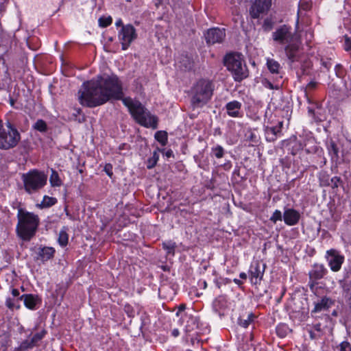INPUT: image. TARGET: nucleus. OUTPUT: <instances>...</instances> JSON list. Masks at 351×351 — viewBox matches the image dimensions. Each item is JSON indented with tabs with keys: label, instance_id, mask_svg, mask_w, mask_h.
Returning a JSON list of instances; mask_svg holds the SVG:
<instances>
[{
	"label": "nucleus",
	"instance_id": "nucleus-1",
	"mask_svg": "<svg viewBox=\"0 0 351 351\" xmlns=\"http://www.w3.org/2000/svg\"><path fill=\"white\" fill-rule=\"evenodd\" d=\"M78 99L84 106L94 108L104 104L111 99H121L122 85L116 75L97 76L83 83L78 91Z\"/></svg>",
	"mask_w": 351,
	"mask_h": 351
},
{
	"label": "nucleus",
	"instance_id": "nucleus-2",
	"mask_svg": "<svg viewBox=\"0 0 351 351\" xmlns=\"http://www.w3.org/2000/svg\"><path fill=\"white\" fill-rule=\"evenodd\" d=\"M18 222L16 233L24 241H29L36 233L40 219L37 215L19 208L17 213Z\"/></svg>",
	"mask_w": 351,
	"mask_h": 351
},
{
	"label": "nucleus",
	"instance_id": "nucleus-3",
	"mask_svg": "<svg viewBox=\"0 0 351 351\" xmlns=\"http://www.w3.org/2000/svg\"><path fill=\"white\" fill-rule=\"evenodd\" d=\"M123 104L128 107L134 119L142 126L156 129L158 126V118L152 115L149 110L138 101L131 98L122 99Z\"/></svg>",
	"mask_w": 351,
	"mask_h": 351
},
{
	"label": "nucleus",
	"instance_id": "nucleus-4",
	"mask_svg": "<svg viewBox=\"0 0 351 351\" xmlns=\"http://www.w3.org/2000/svg\"><path fill=\"white\" fill-rule=\"evenodd\" d=\"M215 84L212 80L200 79L191 88V104L193 108H202L212 98Z\"/></svg>",
	"mask_w": 351,
	"mask_h": 351
},
{
	"label": "nucleus",
	"instance_id": "nucleus-5",
	"mask_svg": "<svg viewBox=\"0 0 351 351\" xmlns=\"http://www.w3.org/2000/svg\"><path fill=\"white\" fill-rule=\"evenodd\" d=\"M223 62L236 82H241L249 76L248 69L241 53H228L224 57Z\"/></svg>",
	"mask_w": 351,
	"mask_h": 351
},
{
	"label": "nucleus",
	"instance_id": "nucleus-6",
	"mask_svg": "<svg viewBox=\"0 0 351 351\" xmlns=\"http://www.w3.org/2000/svg\"><path fill=\"white\" fill-rule=\"evenodd\" d=\"M20 140V133L12 123L7 121L3 125L0 121V149H12L17 145Z\"/></svg>",
	"mask_w": 351,
	"mask_h": 351
},
{
	"label": "nucleus",
	"instance_id": "nucleus-7",
	"mask_svg": "<svg viewBox=\"0 0 351 351\" xmlns=\"http://www.w3.org/2000/svg\"><path fill=\"white\" fill-rule=\"evenodd\" d=\"M47 176L36 169L31 170L22 176L25 191L32 194L38 191L47 184Z\"/></svg>",
	"mask_w": 351,
	"mask_h": 351
},
{
	"label": "nucleus",
	"instance_id": "nucleus-8",
	"mask_svg": "<svg viewBox=\"0 0 351 351\" xmlns=\"http://www.w3.org/2000/svg\"><path fill=\"white\" fill-rule=\"evenodd\" d=\"M272 38L278 45L285 46L296 39L291 32V27L287 25H280L272 33Z\"/></svg>",
	"mask_w": 351,
	"mask_h": 351
},
{
	"label": "nucleus",
	"instance_id": "nucleus-9",
	"mask_svg": "<svg viewBox=\"0 0 351 351\" xmlns=\"http://www.w3.org/2000/svg\"><path fill=\"white\" fill-rule=\"evenodd\" d=\"M118 38L121 41L122 49L126 50L129 48L131 43L137 38L136 29L132 25L127 24L123 26L119 30Z\"/></svg>",
	"mask_w": 351,
	"mask_h": 351
},
{
	"label": "nucleus",
	"instance_id": "nucleus-10",
	"mask_svg": "<svg viewBox=\"0 0 351 351\" xmlns=\"http://www.w3.org/2000/svg\"><path fill=\"white\" fill-rule=\"evenodd\" d=\"M271 5V0H254L249 13L252 19H259L267 14Z\"/></svg>",
	"mask_w": 351,
	"mask_h": 351
},
{
	"label": "nucleus",
	"instance_id": "nucleus-11",
	"mask_svg": "<svg viewBox=\"0 0 351 351\" xmlns=\"http://www.w3.org/2000/svg\"><path fill=\"white\" fill-rule=\"evenodd\" d=\"M325 258L328 265L332 271H339L344 261V256L339 251L335 249H330L326 251Z\"/></svg>",
	"mask_w": 351,
	"mask_h": 351
},
{
	"label": "nucleus",
	"instance_id": "nucleus-12",
	"mask_svg": "<svg viewBox=\"0 0 351 351\" xmlns=\"http://www.w3.org/2000/svg\"><path fill=\"white\" fill-rule=\"evenodd\" d=\"M286 57L290 63L298 62L300 59L302 48L300 42L296 38L283 47Z\"/></svg>",
	"mask_w": 351,
	"mask_h": 351
},
{
	"label": "nucleus",
	"instance_id": "nucleus-13",
	"mask_svg": "<svg viewBox=\"0 0 351 351\" xmlns=\"http://www.w3.org/2000/svg\"><path fill=\"white\" fill-rule=\"evenodd\" d=\"M204 36L208 45L221 43L226 36L225 29L219 27L211 28L206 32Z\"/></svg>",
	"mask_w": 351,
	"mask_h": 351
},
{
	"label": "nucleus",
	"instance_id": "nucleus-14",
	"mask_svg": "<svg viewBox=\"0 0 351 351\" xmlns=\"http://www.w3.org/2000/svg\"><path fill=\"white\" fill-rule=\"evenodd\" d=\"M18 300H23L24 306L31 311L37 310L42 303V299L38 295L32 293L23 294Z\"/></svg>",
	"mask_w": 351,
	"mask_h": 351
},
{
	"label": "nucleus",
	"instance_id": "nucleus-15",
	"mask_svg": "<svg viewBox=\"0 0 351 351\" xmlns=\"http://www.w3.org/2000/svg\"><path fill=\"white\" fill-rule=\"evenodd\" d=\"M265 269V264L261 261H256L251 264L250 273L251 281L254 284L259 282L263 276Z\"/></svg>",
	"mask_w": 351,
	"mask_h": 351
},
{
	"label": "nucleus",
	"instance_id": "nucleus-16",
	"mask_svg": "<svg viewBox=\"0 0 351 351\" xmlns=\"http://www.w3.org/2000/svg\"><path fill=\"white\" fill-rule=\"evenodd\" d=\"M283 121H278L276 125L269 126L265 125L264 132L266 141L268 142L275 141L282 134Z\"/></svg>",
	"mask_w": 351,
	"mask_h": 351
},
{
	"label": "nucleus",
	"instance_id": "nucleus-17",
	"mask_svg": "<svg viewBox=\"0 0 351 351\" xmlns=\"http://www.w3.org/2000/svg\"><path fill=\"white\" fill-rule=\"evenodd\" d=\"M56 250L52 247L40 246L35 250V260L45 263L53 258Z\"/></svg>",
	"mask_w": 351,
	"mask_h": 351
},
{
	"label": "nucleus",
	"instance_id": "nucleus-18",
	"mask_svg": "<svg viewBox=\"0 0 351 351\" xmlns=\"http://www.w3.org/2000/svg\"><path fill=\"white\" fill-rule=\"evenodd\" d=\"M327 273L328 270L323 264L315 263L308 273L310 282L316 283L318 280L323 278Z\"/></svg>",
	"mask_w": 351,
	"mask_h": 351
},
{
	"label": "nucleus",
	"instance_id": "nucleus-19",
	"mask_svg": "<svg viewBox=\"0 0 351 351\" xmlns=\"http://www.w3.org/2000/svg\"><path fill=\"white\" fill-rule=\"evenodd\" d=\"M301 215L293 208H285L283 213V220L287 226H293L298 223Z\"/></svg>",
	"mask_w": 351,
	"mask_h": 351
},
{
	"label": "nucleus",
	"instance_id": "nucleus-20",
	"mask_svg": "<svg viewBox=\"0 0 351 351\" xmlns=\"http://www.w3.org/2000/svg\"><path fill=\"white\" fill-rule=\"evenodd\" d=\"M241 107V103L236 100L230 101L225 106L228 115L231 117H242Z\"/></svg>",
	"mask_w": 351,
	"mask_h": 351
},
{
	"label": "nucleus",
	"instance_id": "nucleus-21",
	"mask_svg": "<svg viewBox=\"0 0 351 351\" xmlns=\"http://www.w3.org/2000/svg\"><path fill=\"white\" fill-rule=\"evenodd\" d=\"M266 65L271 74L279 75L280 78L282 77L281 75L282 66L277 60L268 58H267Z\"/></svg>",
	"mask_w": 351,
	"mask_h": 351
},
{
	"label": "nucleus",
	"instance_id": "nucleus-22",
	"mask_svg": "<svg viewBox=\"0 0 351 351\" xmlns=\"http://www.w3.org/2000/svg\"><path fill=\"white\" fill-rule=\"evenodd\" d=\"M333 302L330 298L327 297H324L321 300H318L317 302L315 303V308L312 311V313H317L322 311L327 310L331 306Z\"/></svg>",
	"mask_w": 351,
	"mask_h": 351
},
{
	"label": "nucleus",
	"instance_id": "nucleus-23",
	"mask_svg": "<svg viewBox=\"0 0 351 351\" xmlns=\"http://www.w3.org/2000/svg\"><path fill=\"white\" fill-rule=\"evenodd\" d=\"M226 307V302L223 297H218L213 302V308L219 316L224 315L223 310Z\"/></svg>",
	"mask_w": 351,
	"mask_h": 351
},
{
	"label": "nucleus",
	"instance_id": "nucleus-24",
	"mask_svg": "<svg viewBox=\"0 0 351 351\" xmlns=\"http://www.w3.org/2000/svg\"><path fill=\"white\" fill-rule=\"evenodd\" d=\"M179 63L180 69L184 71H191L194 65L193 59L186 54L180 56Z\"/></svg>",
	"mask_w": 351,
	"mask_h": 351
},
{
	"label": "nucleus",
	"instance_id": "nucleus-25",
	"mask_svg": "<svg viewBox=\"0 0 351 351\" xmlns=\"http://www.w3.org/2000/svg\"><path fill=\"white\" fill-rule=\"evenodd\" d=\"M327 149L332 160L337 159L339 158V149L333 141H330L328 143Z\"/></svg>",
	"mask_w": 351,
	"mask_h": 351
},
{
	"label": "nucleus",
	"instance_id": "nucleus-26",
	"mask_svg": "<svg viewBox=\"0 0 351 351\" xmlns=\"http://www.w3.org/2000/svg\"><path fill=\"white\" fill-rule=\"evenodd\" d=\"M276 331L279 337L284 338L291 330L286 324H280L276 326Z\"/></svg>",
	"mask_w": 351,
	"mask_h": 351
},
{
	"label": "nucleus",
	"instance_id": "nucleus-27",
	"mask_svg": "<svg viewBox=\"0 0 351 351\" xmlns=\"http://www.w3.org/2000/svg\"><path fill=\"white\" fill-rule=\"evenodd\" d=\"M32 128L41 133H45L48 130L47 124L43 119H38L32 125Z\"/></svg>",
	"mask_w": 351,
	"mask_h": 351
},
{
	"label": "nucleus",
	"instance_id": "nucleus-28",
	"mask_svg": "<svg viewBox=\"0 0 351 351\" xmlns=\"http://www.w3.org/2000/svg\"><path fill=\"white\" fill-rule=\"evenodd\" d=\"M49 182L52 186H60L62 185V182L60 178L58 173L53 169H51V173L49 178Z\"/></svg>",
	"mask_w": 351,
	"mask_h": 351
},
{
	"label": "nucleus",
	"instance_id": "nucleus-29",
	"mask_svg": "<svg viewBox=\"0 0 351 351\" xmlns=\"http://www.w3.org/2000/svg\"><path fill=\"white\" fill-rule=\"evenodd\" d=\"M57 203V199L55 197H49L47 195H45L43 197V201L40 204V207L43 208H49Z\"/></svg>",
	"mask_w": 351,
	"mask_h": 351
},
{
	"label": "nucleus",
	"instance_id": "nucleus-30",
	"mask_svg": "<svg viewBox=\"0 0 351 351\" xmlns=\"http://www.w3.org/2000/svg\"><path fill=\"white\" fill-rule=\"evenodd\" d=\"M35 346L32 343L30 339H25L21 342L18 348H16L14 351H25L32 350Z\"/></svg>",
	"mask_w": 351,
	"mask_h": 351
},
{
	"label": "nucleus",
	"instance_id": "nucleus-31",
	"mask_svg": "<svg viewBox=\"0 0 351 351\" xmlns=\"http://www.w3.org/2000/svg\"><path fill=\"white\" fill-rule=\"evenodd\" d=\"M199 318L197 317H190L187 321V325L186 326V331H191L195 328H197L199 326Z\"/></svg>",
	"mask_w": 351,
	"mask_h": 351
},
{
	"label": "nucleus",
	"instance_id": "nucleus-32",
	"mask_svg": "<svg viewBox=\"0 0 351 351\" xmlns=\"http://www.w3.org/2000/svg\"><path fill=\"white\" fill-rule=\"evenodd\" d=\"M162 248L165 250L169 254L174 255L176 243L172 241L163 242Z\"/></svg>",
	"mask_w": 351,
	"mask_h": 351
},
{
	"label": "nucleus",
	"instance_id": "nucleus-33",
	"mask_svg": "<svg viewBox=\"0 0 351 351\" xmlns=\"http://www.w3.org/2000/svg\"><path fill=\"white\" fill-rule=\"evenodd\" d=\"M154 137L162 146H165L167 143V133L165 131L156 132Z\"/></svg>",
	"mask_w": 351,
	"mask_h": 351
},
{
	"label": "nucleus",
	"instance_id": "nucleus-34",
	"mask_svg": "<svg viewBox=\"0 0 351 351\" xmlns=\"http://www.w3.org/2000/svg\"><path fill=\"white\" fill-rule=\"evenodd\" d=\"M159 159V154L157 151L153 152L152 156L149 158L147 161V168L151 169L154 168Z\"/></svg>",
	"mask_w": 351,
	"mask_h": 351
},
{
	"label": "nucleus",
	"instance_id": "nucleus-35",
	"mask_svg": "<svg viewBox=\"0 0 351 351\" xmlns=\"http://www.w3.org/2000/svg\"><path fill=\"white\" fill-rule=\"evenodd\" d=\"M19 301H17V298L12 299L10 298H8L5 300V306L10 309L13 310L14 308L20 309L21 305L19 304Z\"/></svg>",
	"mask_w": 351,
	"mask_h": 351
},
{
	"label": "nucleus",
	"instance_id": "nucleus-36",
	"mask_svg": "<svg viewBox=\"0 0 351 351\" xmlns=\"http://www.w3.org/2000/svg\"><path fill=\"white\" fill-rule=\"evenodd\" d=\"M211 153L217 158H221L225 154V150L222 146L217 145L211 148Z\"/></svg>",
	"mask_w": 351,
	"mask_h": 351
},
{
	"label": "nucleus",
	"instance_id": "nucleus-37",
	"mask_svg": "<svg viewBox=\"0 0 351 351\" xmlns=\"http://www.w3.org/2000/svg\"><path fill=\"white\" fill-rule=\"evenodd\" d=\"M69 236L66 232L64 230H62L60 231L58 236V243L62 247H64L68 243Z\"/></svg>",
	"mask_w": 351,
	"mask_h": 351
},
{
	"label": "nucleus",
	"instance_id": "nucleus-38",
	"mask_svg": "<svg viewBox=\"0 0 351 351\" xmlns=\"http://www.w3.org/2000/svg\"><path fill=\"white\" fill-rule=\"evenodd\" d=\"M46 333H47V332L45 330H43L40 332L36 333L30 339L32 343H33V344L35 346H38V342L44 338Z\"/></svg>",
	"mask_w": 351,
	"mask_h": 351
},
{
	"label": "nucleus",
	"instance_id": "nucleus-39",
	"mask_svg": "<svg viewBox=\"0 0 351 351\" xmlns=\"http://www.w3.org/2000/svg\"><path fill=\"white\" fill-rule=\"evenodd\" d=\"M99 25L101 27H106L112 23L111 16H101L98 20Z\"/></svg>",
	"mask_w": 351,
	"mask_h": 351
},
{
	"label": "nucleus",
	"instance_id": "nucleus-40",
	"mask_svg": "<svg viewBox=\"0 0 351 351\" xmlns=\"http://www.w3.org/2000/svg\"><path fill=\"white\" fill-rule=\"evenodd\" d=\"M237 324L240 326L245 328H247L249 326V325L250 324V319H249V318H247L245 317V315H241L239 317L238 320H237Z\"/></svg>",
	"mask_w": 351,
	"mask_h": 351
},
{
	"label": "nucleus",
	"instance_id": "nucleus-41",
	"mask_svg": "<svg viewBox=\"0 0 351 351\" xmlns=\"http://www.w3.org/2000/svg\"><path fill=\"white\" fill-rule=\"evenodd\" d=\"M282 217L283 215H282L281 211L279 210H276L273 215L271 216L269 220L274 223H276L278 221H282Z\"/></svg>",
	"mask_w": 351,
	"mask_h": 351
},
{
	"label": "nucleus",
	"instance_id": "nucleus-42",
	"mask_svg": "<svg viewBox=\"0 0 351 351\" xmlns=\"http://www.w3.org/2000/svg\"><path fill=\"white\" fill-rule=\"evenodd\" d=\"M339 351H351V343L347 341H342L338 346Z\"/></svg>",
	"mask_w": 351,
	"mask_h": 351
},
{
	"label": "nucleus",
	"instance_id": "nucleus-43",
	"mask_svg": "<svg viewBox=\"0 0 351 351\" xmlns=\"http://www.w3.org/2000/svg\"><path fill=\"white\" fill-rule=\"evenodd\" d=\"M344 38V45L343 48L346 51H349L351 50V40L350 36L346 34L343 36Z\"/></svg>",
	"mask_w": 351,
	"mask_h": 351
},
{
	"label": "nucleus",
	"instance_id": "nucleus-44",
	"mask_svg": "<svg viewBox=\"0 0 351 351\" xmlns=\"http://www.w3.org/2000/svg\"><path fill=\"white\" fill-rule=\"evenodd\" d=\"M341 181V180L339 177L335 176L330 179V182L328 183V185H330L333 189L337 188Z\"/></svg>",
	"mask_w": 351,
	"mask_h": 351
},
{
	"label": "nucleus",
	"instance_id": "nucleus-45",
	"mask_svg": "<svg viewBox=\"0 0 351 351\" xmlns=\"http://www.w3.org/2000/svg\"><path fill=\"white\" fill-rule=\"evenodd\" d=\"M8 347V340L5 337H0V351H6Z\"/></svg>",
	"mask_w": 351,
	"mask_h": 351
},
{
	"label": "nucleus",
	"instance_id": "nucleus-46",
	"mask_svg": "<svg viewBox=\"0 0 351 351\" xmlns=\"http://www.w3.org/2000/svg\"><path fill=\"white\" fill-rule=\"evenodd\" d=\"M273 23L269 19H266L264 20L263 24V28L265 31H270L272 29Z\"/></svg>",
	"mask_w": 351,
	"mask_h": 351
},
{
	"label": "nucleus",
	"instance_id": "nucleus-47",
	"mask_svg": "<svg viewBox=\"0 0 351 351\" xmlns=\"http://www.w3.org/2000/svg\"><path fill=\"white\" fill-rule=\"evenodd\" d=\"M247 140H249L252 143H257L258 142V136L252 132H249V135L247 136Z\"/></svg>",
	"mask_w": 351,
	"mask_h": 351
},
{
	"label": "nucleus",
	"instance_id": "nucleus-48",
	"mask_svg": "<svg viewBox=\"0 0 351 351\" xmlns=\"http://www.w3.org/2000/svg\"><path fill=\"white\" fill-rule=\"evenodd\" d=\"M104 170L109 177L111 178L112 176V175H113L112 166L111 164H110V163L106 164L104 167Z\"/></svg>",
	"mask_w": 351,
	"mask_h": 351
},
{
	"label": "nucleus",
	"instance_id": "nucleus-49",
	"mask_svg": "<svg viewBox=\"0 0 351 351\" xmlns=\"http://www.w3.org/2000/svg\"><path fill=\"white\" fill-rule=\"evenodd\" d=\"M335 72L338 77H342L344 75L343 66L341 64L335 66Z\"/></svg>",
	"mask_w": 351,
	"mask_h": 351
},
{
	"label": "nucleus",
	"instance_id": "nucleus-50",
	"mask_svg": "<svg viewBox=\"0 0 351 351\" xmlns=\"http://www.w3.org/2000/svg\"><path fill=\"white\" fill-rule=\"evenodd\" d=\"M265 87L268 88H269L271 90H278V89H279V85L278 84L274 85V84H272L269 81H267V82L265 84Z\"/></svg>",
	"mask_w": 351,
	"mask_h": 351
},
{
	"label": "nucleus",
	"instance_id": "nucleus-51",
	"mask_svg": "<svg viewBox=\"0 0 351 351\" xmlns=\"http://www.w3.org/2000/svg\"><path fill=\"white\" fill-rule=\"evenodd\" d=\"M308 333H309V335H310V338L311 339H318L319 337H321L320 334H318L317 332H316L315 331H313L312 330H308Z\"/></svg>",
	"mask_w": 351,
	"mask_h": 351
},
{
	"label": "nucleus",
	"instance_id": "nucleus-52",
	"mask_svg": "<svg viewBox=\"0 0 351 351\" xmlns=\"http://www.w3.org/2000/svg\"><path fill=\"white\" fill-rule=\"evenodd\" d=\"M11 293L14 298H16L17 299L19 298V297L21 296L19 290L17 289H12Z\"/></svg>",
	"mask_w": 351,
	"mask_h": 351
},
{
	"label": "nucleus",
	"instance_id": "nucleus-53",
	"mask_svg": "<svg viewBox=\"0 0 351 351\" xmlns=\"http://www.w3.org/2000/svg\"><path fill=\"white\" fill-rule=\"evenodd\" d=\"M125 311L129 317H134L133 310L132 309V308L130 306H125Z\"/></svg>",
	"mask_w": 351,
	"mask_h": 351
},
{
	"label": "nucleus",
	"instance_id": "nucleus-54",
	"mask_svg": "<svg viewBox=\"0 0 351 351\" xmlns=\"http://www.w3.org/2000/svg\"><path fill=\"white\" fill-rule=\"evenodd\" d=\"M313 327L314 331H315L318 334H320V335L322 334V328H321L320 324H316L313 325Z\"/></svg>",
	"mask_w": 351,
	"mask_h": 351
},
{
	"label": "nucleus",
	"instance_id": "nucleus-55",
	"mask_svg": "<svg viewBox=\"0 0 351 351\" xmlns=\"http://www.w3.org/2000/svg\"><path fill=\"white\" fill-rule=\"evenodd\" d=\"M129 145L127 143H122L119 146V151L121 153V152L123 149H129Z\"/></svg>",
	"mask_w": 351,
	"mask_h": 351
},
{
	"label": "nucleus",
	"instance_id": "nucleus-56",
	"mask_svg": "<svg viewBox=\"0 0 351 351\" xmlns=\"http://www.w3.org/2000/svg\"><path fill=\"white\" fill-rule=\"evenodd\" d=\"M245 317L247 318H249L250 323H252L254 321V318H255L254 314L253 313H252V312L247 313V315H245Z\"/></svg>",
	"mask_w": 351,
	"mask_h": 351
},
{
	"label": "nucleus",
	"instance_id": "nucleus-57",
	"mask_svg": "<svg viewBox=\"0 0 351 351\" xmlns=\"http://www.w3.org/2000/svg\"><path fill=\"white\" fill-rule=\"evenodd\" d=\"M316 86H317V82H315L314 81H311L307 84L306 88H309V89H314V88H315Z\"/></svg>",
	"mask_w": 351,
	"mask_h": 351
},
{
	"label": "nucleus",
	"instance_id": "nucleus-58",
	"mask_svg": "<svg viewBox=\"0 0 351 351\" xmlns=\"http://www.w3.org/2000/svg\"><path fill=\"white\" fill-rule=\"evenodd\" d=\"M115 25L117 27H121L122 28V27L125 26V25H123V21L121 19H119L116 21Z\"/></svg>",
	"mask_w": 351,
	"mask_h": 351
},
{
	"label": "nucleus",
	"instance_id": "nucleus-59",
	"mask_svg": "<svg viewBox=\"0 0 351 351\" xmlns=\"http://www.w3.org/2000/svg\"><path fill=\"white\" fill-rule=\"evenodd\" d=\"M171 335L172 336H173L174 337H178V335H180V332H179V330L177 329V328H175L172 330L171 332Z\"/></svg>",
	"mask_w": 351,
	"mask_h": 351
},
{
	"label": "nucleus",
	"instance_id": "nucleus-60",
	"mask_svg": "<svg viewBox=\"0 0 351 351\" xmlns=\"http://www.w3.org/2000/svg\"><path fill=\"white\" fill-rule=\"evenodd\" d=\"M165 155L167 158H170V157H171V156H173V152H172V150H171V149L167 150V151L165 152Z\"/></svg>",
	"mask_w": 351,
	"mask_h": 351
},
{
	"label": "nucleus",
	"instance_id": "nucleus-61",
	"mask_svg": "<svg viewBox=\"0 0 351 351\" xmlns=\"http://www.w3.org/2000/svg\"><path fill=\"white\" fill-rule=\"evenodd\" d=\"M163 0H155V5L158 8L162 3Z\"/></svg>",
	"mask_w": 351,
	"mask_h": 351
},
{
	"label": "nucleus",
	"instance_id": "nucleus-62",
	"mask_svg": "<svg viewBox=\"0 0 351 351\" xmlns=\"http://www.w3.org/2000/svg\"><path fill=\"white\" fill-rule=\"evenodd\" d=\"M322 65H323L324 67H326V69H328L330 68V63H328V62H322Z\"/></svg>",
	"mask_w": 351,
	"mask_h": 351
},
{
	"label": "nucleus",
	"instance_id": "nucleus-63",
	"mask_svg": "<svg viewBox=\"0 0 351 351\" xmlns=\"http://www.w3.org/2000/svg\"><path fill=\"white\" fill-rule=\"evenodd\" d=\"M239 277H240L241 278H242V279H246V278H247V275H246V274H245V273L242 272V273H241V274H239Z\"/></svg>",
	"mask_w": 351,
	"mask_h": 351
},
{
	"label": "nucleus",
	"instance_id": "nucleus-64",
	"mask_svg": "<svg viewBox=\"0 0 351 351\" xmlns=\"http://www.w3.org/2000/svg\"><path fill=\"white\" fill-rule=\"evenodd\" d=\"M199 285L203 286L204 289H206V287H207V283L205 280L202 281V282H199Z\"/></svg>",
	"mask_w": 351,
	"mask_h": 351
}]
</instances>
